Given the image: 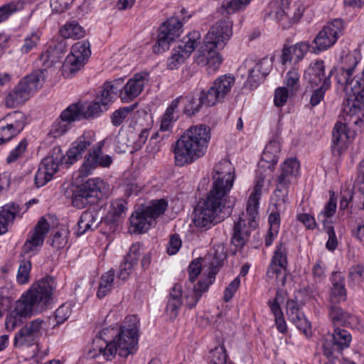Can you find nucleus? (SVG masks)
Here are the masks:
<instances>
[{"mask_svg": "<svg viewBox=\"0 0 364 364\" xmlns=\"http://www.w3.org/2000/svg\"><path fill=\"white\" fill-rule=\"evenodd\" d=\"M50 230V224L42 217L31 230L23 245V251L26 253L35 254L43 246L45 238Z\"/></svg>", "mask_w": 364, "mask_h": 364, "instance_id": "22", "label": "nucleus"}, {"mask_svg": "<svg viewBox=\"0 0 364 364\" xmlns=\"http://www.w3.org/2000/svg\"><path fill=\"white\" fill-rule=\"evenodd\" d=\"M288 319L306 336H309L311 335V325L303 311L296 315L289 317Z\"/></svg>", "mask_w": 364, "mask_h": 364, "instance_id": "52", "label": "nucleus"}, {"mask_svg": "<svg viewBox=\"0 0 364 364\" xmlns=\"http://www.w3.org/2000/svg\"><path fill=\"white\" fill-rule=\"evenodd\" d=\"M117 333L118 328L116 327L103 328L93 339L92 346L88 351L87 356L96 360L98 363L112 360L116 355L114 342Z\"/></svg>", "mask_w": 364, "mask_h": 364, "instance_id": "8", "label": "nucleus"}, {"mask_svg": "<svg viewBox=\"0 0 364 364\" xmlns=\"http://www.w3.org/2000/svg\"><path fill=\"white\" fill-rule=\"evenodd\" d=\"M46 69L36 70L22 78L6 97L5 104L9 108L23 105L32 95L41 89L46 78Z\"/></svg>", "mask_w": 364, "mask_h": 364, "instance_id": "5", "label": "nucleus"}, {"mask_svg": "<svg viewBox=\"0 0 364 364\" xmlns=\"http://www.w3.org/2000/svg\"><path fill=\"white\" fill-rule=\"evenodd\" d=\"M66 50V43L64 40H60L57 44L50 46L48 49L41 55V60L43 65L50 67L59 61L60 56L58 54L63 53Z\"/></svg>", "mask_w": 364, "mask_h": 364, "instance_id": "36", "label": "nucleus"}, {"mask_svg": "<svg viewBox=\"0 0 364 364\" xmlns=\"http://www.w3.org/2000/svg\"><path fill=\"white\" fill-rule=\"evenodd\" d=\"M94 134L92 132H85L80 136L74 142L65 155L67 166H70L82 157L85 151L93 143Z\"/></svg>", "mask_w": 364, "mask_h": 364, "instance_id": "26", "label": "nucleus"}, {"mask_svg": "<svg viewBox=\"0 0 364 364\" xmlns=\"http://www.w3.org/2000/svg\"><path fill=\"white\" fill-rule=\"evenodd\" d=\"M210 130L203 124L190 127L175 142L173 151L175 164L183 166L192 164L206 152Z\"/></svg>", "mask_w": 364, "mask_h": 364, "instance_id": "1", "label": "nucleus"}, {"mask_svg": "<svg viewBox=\"0 0 364 364\" xmlns=\"http://www.w3.org/2000/svg\"><path fill=\"white\" fill-rule=\"evenodd\" d=\"M235 82V78L230 74L223 75L216 78L212 86L205 91L204 99L208 106L212 107L223 102Z\"/></svg>", "mask_w": 364, "mask_h": 364, "instance_id": "15", "label": "nucleus"}, {"mask_svg": "<svg viewBox=\"0 0 364 364\" xmlns=\"http://www.w3.org/2000/svg\"><path fill=\"white\" fill-rule=\"evenodd\" d=\"M210 262V274H215L219 268L223 264V262L226 258V250L223 244L214 245L210 253L209 254Z\"/></svg>", "mask_w": 364, "mask_h": 364, "instance_id": "39", "label": "nucleus"}, {"mask_svg": "<svg viewBox=\"0 0 364 364\" xmlns=\"http://www.w3.org/2000/svg\"><path fill=\"white\" fill-rule=\"evenodd\" d=\"M48 329V322L43 319L36 318L28 322L15 334L14 347H30L37 344L40 338L47 332Z\"/></svg>", "mask_w": 364, "mask_h": 364, "instance_id": "11", "label": "nucleus"}, {"mask_svg": "<svg viewBox=\"0 0 364 364\" xmlns=\"http://www.w3.org/2000/svg\"><path fill=\"white\" fill-rule=\"evenodd\" d=\"M31 269V263L30 261L23 260L21 262L16 275V280L18 284H24L28 283Z\"/></svg>", "mask_w": 364, "mask_h": 364, "instance_id": "60", "label": "nucleus"}, {"mask_svg": "<svg viewBox=\"0 0 364 364\" xmlns=\"http://www.w3.org/2000/svg\"><path fill=\"white\" fill-rule=\"evenodd\" d=\"M55 288V282L50 277L40 279L32 285L26 294L35 304L36 311L41 312L48 307Z\"/></svg>", "mask_w": 364, "mask_h": 364, "instance_id": "14", "label": "nucleus"}, {"mask_svg": "<svg viewBox=\"0 0 364 364\" xmlns=\"http://www.w3.org/2000/svg\"><path fill=\"white\" fill-rule=\"evenodd\" d=\"M328 337L329 339L326 338L323 340V353L329 361L333 362L339 358L344 349L349 348L352 336L348 331L335 328L333 333L328 335Z\"/></svg>", "mask_w": 364, "mask_h": 364, "instance_id": "12", "label": "nucleus"}, {"mask_svg": "<svg viewBox=\"0 0 364 364\" xmlns=\"http://www.w3.org/2000/svg\"><path fill=\"white\" fill-rule=\"evenodd\" d=\"M227 200L209 192L194 209L193 224L198 228L208 230L223 221L229 214L225 211Z\"/></svg>", "mask_w": 364, "mask_h": 364, "instance_id": "4", "label": "nucleus"}, {"mask_svg": "<svg viewBox=\"0 0 364 364\" xmlns=\"http://www.w3.org/2000/svg\"><path fill=\"white\" fill-rule=\"evenodd\" d=\"M228 354L224 345L215 348L210 352V360L212 364H226Z\"/></svg>", "mask_w": 364, "mask_h": 364, "instance_id": "63", "label": "nucleus"}, {"mask_svg": "<svg viewBox=\"0 0 364 364\" xmlns=\"http://www.w3.org/2000/svg\"><path fill=\"white\" fill-rule=\"evenodd\" d=\"M289 203L288 197H280L279 194H273L271 200L272 210L269 215V229L274 232H278L280 225V213L285 211Z\"/></svg>", "mask_w": 364, "mask_h": 364, "instance_id": "28", "label": "nucleus"}, {"mask_svg": "<svg viewBox=\"0 0 364 364\" xmlns=\"http://www.w3.org/2000/svg\"><path fill=\"white\" fill-rule=\"evenodd\" d=\"M132 231L134 233L146 232L154 223L151 217L149 216L142 208H139L129 218Z\"/></svg>", "mask_w": 364, "mask_h": 364, "instance_id": "32", "label": "nucleus"}, {"mask_svg": "<svg viewBox=\"0 0 364 364\" xmlns=\"http://www.w3.org/2000/svg\"><path fill=\"white\" fill-rule=\"evenodd\" d=\"M22 129L21 124L16 122L6 125L0 124V139L3 144L10 141L14 136H16Z\"/></svg>", "mask_w": 364, "mask_h": 364, "instance_id": "49", "label": "nucleus"}, {"mask_svg": "<svg viewBox=\"0 0 364 364\" xmlns=\"http://www.w3.org/2000/svg\"><path fill=\"white\" fill-rule=\"evenodd\" d=\"M269 7V16L284 29L289 28L296 23L304 13L302 5L292 0H272Z\"/></svg>", "mask_w": 364, "mask_h": 364, "instance_id": "7", "label": "nucleus"}, {"mask_svg": "<svg viewBox=\"0 0 364 364\" xmlns=\"http://www.w3.org/2000/svg\"><path fill=\"white\" fill-rule=\"evenodd\" d=\"M213 188L209 191L228 199L235 181V168L229 160H221L215 165L212 173Z\"/></svg>", "mask_w": 364, "mask_h": 364, "instance_id": "9", "label": "nucleus"}, {"mask_svg": "<svg viewBox=\"0 0 364 364\" xmlns=\"http://www.w3.org/2000/svg\"><path fill=\"white\" fill-rule=\"evenodd\" d=\"M48 159L50 163L48 166H46L48 168H53V175L57 172L60 164H66L65 156L63 154L62 149L60 146H54L50 155L45 157L42 161Z\"/></svg>", "mask_w": 364, "mask_h": 364, "instance_id": "45", "label": "nucleus"}, {"mask_svg": "<svg viewBox=\"0 0 364 364\" xmlns=\"http://www.w3.org/2000/svg\"><path fill=\"white\" fill-rule=\"evenodd\" d=\"M323 230L328 235V240L326 243V247L328 250L333 252L338 246V240L333 227L327 220L323 222Z\"/></svg>", "mask_w": 364, "mask_h": 364, "instance_id": "57", "label": "nucleus"}, {"mask_svg": "<svg viewBox=\"0 0 364 364\" xmlns=\"http://www.w3.org/2000/svg\"><path fill=\"white\" fill-rule=\"evenodd\" d=\"M284 83L285 87L292 95L299 90L300 87V75L296 68H292L287 73Z\"/></svg>", "mask_w": 364, "mask_h": 364, "instance_id": "48", "label": "nucleus"}, {"mask_svg": "<svg viewBox=\"0 0 364 364\" xmlns=\"http://www.w3.org/2000/svg\"><path fill=\"white\" fill-rule=\"evenodd\" d=\"M42 32L39 28L33 29L25 34L19 50L25 55L37 48L40 43Z\"/></svg>", "mask_w": 364, "mask_h": 364, "instance_id": "38", "label": "nucleus"}, {"mask_svg": "<svg viewBox=\"0 0 364 364\" xmlns=\"http://www.w3.org/2000/svg\"><path fill=\"white\" fill-rule=\"evenodd\" d=\"M103 221L97 210H87L81 214L78 220L77 234L82 235L87 231L94 230Z\"/></svg>", "mask_w": 364, "mask_h": 364, "instance_id": "29", "label": "nucleus"}, {"mask_svg": "<svg viewBox=\"0 0 364 364\" xmlns=\"http://www.w3.org/2000/svg\"><path fill=\"white\" fill-rule=\"evenodd\" d=\"M23 213L21 212L18 205L9 203L0 208V235L7 232L9 225H12L16 217H21Z\"/></svg>", "mask_w": 364, "mask_h": 364, "instance_id": "30", "label": "nucleus"}, {"mask_svg": "<svg viewBox=\"0 0 364 364\" xmlns=\"http://www.w3.org/2000/svg\"><path fill=\"white\" fill-rule=\"evenodd\" d=\"M332 288L330 301L332 304H339L346 300V290L344 285V278L341 272H334L331 276Z\"/></svg>", "mask_w": 364, "mask_h": 364, "instance_id": "33", "label": "nucleus"}, {"mask_svg": "<svg viewBox=\"0 0 364 364\" xmlns=\"http://www.w3.org/2000/svg\"><path fill=\"white\" fill-rule=\"evenodd\" d=\"M48 159L46 161H41L38 171L35 176V183L37 187H42L45 186L48 181H50L53 176V168H48L46 166H48L50 163Z\"/></svg>", "mask_w": 364, "mask_h": 364, "instance_id": "43", "label": "nucleus"}, {"mask_svg": "<svg viewBox=\"0 0 364 364\" xmlns=\"http://www.w3.org/2000/svg\"><path fill=\"white\" fill-rule=\"evenodd\" d=\"M343 21L336 18L328 22L320 31V52L331 48L342 35Z\"/></svg>", "mask_w": 364, "mask_h": 364, "instance_id": "24", "label": "nucleus"}, {"mask_svg": "<svg viewBox=\"0 0 364 364\" xmlns=\"http://www.w3.org/2000/svg\"><path fill=\"white\" fill-rule=\"evenodd\" d=\"M127 202L122 198H117L111 201L107 213L103 219L107 225H114L125 218Z\"/></svg>", "mask_w": 364, "mask_h": 364, "instance_id": "31", "label": "nucleus"}, {"mask_svg": "<svg viewBox=\"0 0 364 364\" xmlns=\"http://www.w3.org/2000/svg\"><path fill=\"white\" fill-rule=\"evenodd\" d=\"M183 97L179 96L173 100L166 109L164 114L161 116L160 131H170L175 122L179 117L178 107L182 100Z\"/></svg>", "mask_w": 364, "mask_h": 364, "instance_id": "35", "label": "nucleus"}, {"mask_svg": "<svg viewBox=\"0 0 364 364\" xmlns=\"http://www.w3.org/2000/svg\"><path fill=\"white\" fill-rule=\"evenodd\" d=\"M304 79L306 83L304 95L311 93L309 107L318 105V60L313 61L306 69Z\"/></svg>", "mask_w": 364, "mask_h": 364, "instance_id": "25", "label": "nucleus"}, {"mask_svg": "<svg viewBox=\"0 0 364 364\" xmlns=\"http://www.w3.org/2000/svg\"><path fill=\"white\" fill-rule=\"evenodd\" d=\"M252 0H224L222 7L228 14L245 9Z\"/></svg>", "mask_w": 364, "mask_h": 364, "instance_id": "54", "label": "nucleus"}, {"mask_svg": "<svg viewBox=\"0 0 364 364\" xmlns=\"http://www.w3.org/2000/svg\"><path fill=\"white\" fill-rule=\"evenodd\" d=\"M23 7V5L20 2H10L6 4H4L0 6V23H2L7 20L9 17L16 12L18 10H21Z\"/></svg>", "mask_w": 364, "mask_h": 364, "instance_id": "58", "label": "nucleus"}, {"mask_svg": "<svg viewBox=\"0 0 364 364\" xmlns=\"http://www.w3.org/2000/svg\"><path fill=\"white\" fill-rule=\"evenodd\" d=\"M114 270L111 269L101 276L97 291L99 299L104 298L111 291L114 286Z\"/></svg>", "mask_w": 364, "mask_h": 364, "instance_id": "41", "label": "nucleus"}, {"mask_svg": "<svg viewBox=\"0 0 364 364\" xmlns=\"http://www.w3.org/2000/svg\"><path fill=\"white\" fill-rule=\"evenodd\" d=\"M187 58L183 53L181 52V50H178L177 48H173L172 54L167 61L168 68L171 70L177 68Z\"/></svg>", "mask_w": 364, "mask_h": 364, "instance_id": "64", "label": "nucleus"}, {"mask_svg": "<svg viewBox=\"0 0 364 364\" xmlns=\"http://www.w3.org/2000/svg\"><path fill=\"white\" fill-rule=\"evenodd\" d=\"M182 26L183 23L176 17L168 18L161 26L156 41L157 52L169 48L170 43L181 34Z\"/></svg>", "mask_w": 364, "mask_h": 364, "instance_id": "20", "label": "nucleus"}, {"mask_svg": "<svg viewBox=\"0 0 364 364\" xmlns=\"http://www.w3.org/2000/svg\"><path fill=\"white\" fill-rule=\"evenodd\" d=\"M347 312L340 306L332 304L329 308L328 316L333 326H343Z\"/></svg>", "mask_w": 364, "mask_h": 364, "instance_id": "56", "label": "nucleus"}, {"mask_svg": "<svg viewBox=\"0 0 364 364\" xmlns=\"http://www.w3.org/2000/svg\"><path fill=\"white\" fill-rule=\"evenodd\" d=\"M104 188L105 183L102 179L99 178L88 179L73 191V205L78 209H82L88 204L96 203L101 198Z\"/></svg>", "mask_w": 364, "mask_h": 364, "instance_id": "10", "label": "nucleus"}, {"mask_svg": "<svg viewBox=\"0 0 364 364\" xmlns=\"http://www.w3.org/2000/svg\"><path fill=\"white\" fill-rule=\"evenodd\" d=\"M273 61L272 58L267 57L263 58L258 62H254L252 64L255 66V69L257 70V75H253L252 77L255 80L259 78H264L271 71L272 68Z\"/></svg>", "mask_w": 364, "mask_h": 364, "instance_id": "51", "label": "nucleus"}, {"mask_svg": "<svg viewBox=\"0 0 364 364\" xmlns=\"http://www.w3.org/2000/svg\"><path fill=\"white\" fill-rule=\"evenodd\" d=\"M232 36V21L228 17L218 20L205 36L204 43L223 49Z\"/></svg>", "mask_w": 364, "mask_h": 364, "instance_id": "16", "label": "nucleus"}, {"mask_svg": "<svg viewBox=\"0 0 364 364\" xmlns=\"http://www.w3.org/2000/svg\"><path fill=\"white\" fill-rule=\"evenodd\" d=\"M279 152V144L277 141H271L264 148L262 153V159L269 164H277Z\"/></svg>", "mask_w": 364, "mask_h": 364, "instance_id": "50", "label": "nucleus"}, {"mask_svg": "<svg viewBox=\"0 0 364 364\" xmlns=\"http://www.w3.org/2000/svg\"><path fill=\"white\" fill-rule=\"evenodd\" d=\"M60 35L65 38H80L85 36V31L78 23L71 21L65 24L60 30Z\"/></svg>", "mask_w": 364, "mask_h": 364, "instance_id": "46", "label": "nucleus"}, {"mask_svg": "<svg viewBox=\"0 0 364 364\" xmlns=\"http://www.w3.org/2000/svg\"><path fill=\"white\" fill-rule=\"evenodd\" d=\"M149 80V73L140 72L134 74L125 84L123 82L119 93L122 101L129 102L136 98L142 92Z\"/></svg>", "mask_w": 364, "mask_h": 364, "instance_id": "21", "label": "nucleus"}, {"mask_svg": "<svg viewBox=\"0 0 364 364\" xmlns=\"http://www.w3.org/2000/svg\"><path fill=\"white\" fill-rule=\"evenodd\" d=\"M268 190L265 187V178L262 174L255 177L254 186L247 202L246 213L248 216V225L246 220L241 217L235 222L231 238L232 244L237 249H242L248 241L250 232L257 226L256 219L258 218V208L260 196Z\"/></svg>", "mask_w": 364, "mask_h": 364, "instance_id": "2", "label": "nucleus"}, {"mask_svg": "<svg viewBox=\"0 0 364 364\" xmlns=\"http://www.w3.org/2000/svg\"><path fill=\"white\" fill-rule=\"evenodd\" d=\"M353 74V73L341 67L336 75L337 82L343 85L345 87L344 90L346 92H348V90H352L350 85L353 81L351 79Z\"/></svg>", "mask_w": 364, "mask_h": 364, "instance_id": "61", "label": "nucleus"}, {"mask_svg": "<svg viewBox=\"0 0 364 364\" xmlns=\"http://www.w3.org/2000/svg\"><path fill=\"white\" fill-rule=\"evenodd\" d=\"M134 136L135 133L134 132H130L127 134H119L115 141L117 147L122 152H125L127 147L133 148V138Z\"/></svg>", "mask_w": 364, "mask_h": 364, "instance_id": "62", "label": "nucleus"}, {"mask_svg": "<svg viewBox=\"0 0 364 364\" xmlns=\"http://www.w3.org/2000/svg\"><path fill=\"white\" fill-rule=\"evenodd\" d=\"M14 310L18 313L20 316L26 318L30 316L33 311H36V306L33 304L28 295L23 294L19 299L16 301Z\"/></svg>", "mask_w": 364, "mask_h": 364, "instance_id": "44", "label": "nucleus"}, {"mask_svg": "<svg viewBox=\"0 0 364 364\" xmlns=\"http://www.w3.org/2000/svg\"><path fill=\"white\" fill-rule=\"evenodd\" d=\"M99 99L95 98L88 105L77 102L69 105L51 124L48 134L54 138L60 137L72 128L74 122L97 117L107 111L108 108Z\"/></svg>", "mask_w": 364, "mask_h": 364, "instance_id": "3", "label": "nucleus"}, {"mask_svg": "<svg viewBox=\"0 0 364 364\" xmlns=\"http://www.w3.org/2000/svg\"><path fill=\"white\" fill-rule=\"evenodd\" d=\"M123 78L122 77L115 79L111 82H106L103 85V89L100 95H97L96 98H100L99 100L101 102L102 105L108 108L117 93H120Z\"/></svg>", "mask_w": 364, "mask_h": 364, "instance_id": "34", "label": "nucleus"}, {"mask_svg": "<svg viewBox=\"0 0 364 364\" xmlns=\"http://www.w3.org/2000/svg\"><path fill=\"white\" fill-rule=\"evenodd\" d=\"M214 275L215 274L209 273V275L207 278H205L204 280L198 281L197 284L195 285L193 290V301L188 303L189 308L194 307L198 302L200 298L202 296V294L208 289L210 285L214 280Z\"/></svg>", "mask_w": 364, "mask_h": 364, "instance_id": "42", "label": "nucleus"}, {"mask_svg": "<svg viewBox=\"0 0 364 364\" xmlns=\"http://www.w3.org/2000/svg\"><path fill=\"white\" fill-rule=\"evenodd\" d=\"M200 43V33L193 31L183 37L179 45L176 47L188 58Z\"/></svg>", "mask_w": 364, "mask_h": 364, "instance_id": "40", "label": "nucleus"}, {"mask_svg": "<svg viewBox=\"0 0 364 364\" xmlns=\"http://www.w3.org/2000/svg\"><path fill=\"white\" fill-rule=\"evenodd\" d=\"M300 164L295 158H290L284 161L281 166V173L278 177L277 188L274 193L280 197H288L289 186L299 175Z\"/></svg>", "mask_w": 364, "mask_h": 364, "instance_id": "19", "label": "nucleus"}, {"mask_svg": "<svg viewBox=\"0 0 364 364\" xmlns=\"http://www.w3.org/2000/svg\"><path fill=\"white\" fill-rule=\"evenodd\" d=\"M91 54L90 43L85 41L75 43L71 48L63 65V73L66 77H72L85 64Z\"/></svg>", "mask_w": 364, "mask_h": 364, "instance_id": "13", "label": "nucleus"}, {"mask_svg": "<svg viewBox=\"0 0 364 364\" xmlns=\"http://www.w3.org/2000/svg\"><path fill=\"white\" fill-rule=\"evenodd\" d=\"M215 46L204 43L195 57V62L200 66H206L209 73L218 70L223 62L222 55Z\"/></svg>", "mask_w": 364, "mask_h": 364, "instance_id": "23", "label": "nucleus"}, {"mask_svg": "<svg viewBox=\"0 0 364 364\" xmlns=\"http://www.w3.org/2000/svg\"><path fill=\"white\" fill-rule=\"evenodd\" d=\"M137 105V103H134L127 107H121L114 111L111 117L112 124L115 127L121 125L124 122V119L128 117L129 114L133 112Z\"/></svg>", "mask_w": 364, "mask_h": 364, "instance_id": "53", "label": "nucleus"}, {"mask_svg": "<svg viewBox=\"0 0 364 364\" xmlns=\"http://www.w3.org/2000/svg\"><path fill=\"white\" fill-rule=\"evenodd\" d=\"M140 255L141 245L138 243L133 244L119 266L117 273L119 279L125 281L129 278L135 269Z\"/></svg>", "mask_w": 364, "mask_h": 364, "instance_id": "27", "label": "nucleus"}, {"mask_svg": "<svg viewBox=\"0 0 364 364\" xmlns=\"http://www.w3.org/2000/svg\"><path fill=\"white\" fill-rule=\"evenodd\" d=\"M139 320L135 315L128 316L125 318L120 328H118L114 347L116 354L127 358L136 350L138 343Z\"/></svg>", "mask_w": 364, "mask_h": 364, "instance_id": "6", "label": "nucleus"}, {"mask_svg": "<svg viewBox=\"0 0 364 364\" xmlns=\"http://www.w3.org/2000/svg\"><path fill=\"white\" fill-rule=\"evenodd\" d=\"M205 91L201 90L199 95L189 94L185 97H183L182 100H186L184 113L191 116L200 111L202 105L208 106V104L205 102Z\"/></svg>", "mask_w": 364, "mask_h": 364, "instance_id": "37", "label": "nucleus"}, {"mask_svg": "<svg viewBox=\"0 0 364 364\" xmlns=\"http://www.w3.org/2000/svg\"><path fill=\"white\" fill-rule=\"evenodd\" d=\"M168 206V203L164 199H159L152 200L150 204L144 208H142L146 213L151 217L154 222L155 219L164 214Z\"/></svg>", "mask_w": 364, "mask_h": 364, "instance_id": "47", "label": "nucleus"}, {"mask_svg": "<svg viewBox=\"0 0 364 364\" xmlns=\"http://www.w3.org/2000/svg\"><path fill=\"white\" fill-rule=\"evenodd\" d=\"M102 145L103 144L100 142L97 147L91 149L86 154L84 161L79 168L80 177H87L92 174L97 168H108L112 164V157L103 153Z\"/></svg>", "mask_w": 364, "mask_h": 364, "instance_id": "17", "label": "nucleus"}, {"mask_svg": "<svg viewBox=\"0 0 364 364\" xmlns=\"http://www.w3.org/2000/svg\"><path fill=\"white\" fill-rule=\"evenodd\" d=\"M286 270L287 267H282L278 264L271 262L267 275L269 278H275L277 281L280 282L284 285L286 281Z\"/></svg>", "mask_w": 364, "mask_h": 364, "instance_id": "55", "label": "nucleus"}, {"mask_svg": "<svg viewBox=\"0 0 364 364\" xmlns=\"http://www.w3.org/2000/svg\"><path fill=\"white\" fill-rule=\"evenodd\" d=\"M271 262L278 264L279 266L282 267H287V249L285 245L282 242H280L279 244L276 245Z\"/></svg>", "mask_w": 364, "mask_h": 364, "instance_id": "59", "label": "nucleus"}, {"mask_svg": "<svg viewBox=\"0 0 364 364\" xmlns=\"http://www.w3.org/2000/svg\"><path fill=\"white\" fill-rule=\"evenodd\" d=\"M318 34L314 37L312 41V44H314V46L310 45L307 42L302 41L290 46H284L280 57L281 63L283 65L287 64L295 65L304 58L308 51L316 53L317 50H318Z\"/></svg>", "mask_w": 364, "mask_h": 364, "instance_id": "18", "label": "nucleus"}]
</instances>
